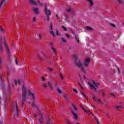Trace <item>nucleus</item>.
<instances>
[{
	"mask_svg": "<svg viewBox=\"0 0 124 124\" xmlns=\"http://www.w3.org/2000/svg\"><path fill=\"white\" fill-rule=\"evenodd\" d=\"M27 95V91L25 86L22 87V98L21 100V104L22 106H24V104L26 102V96Z\"/></svg>",
	"mask_w": 124,
	"mask_h": 124,
	"instance_id": "3",
	"label": "nucleus"
},
{
	"mask_svg": "<svg viewBox=\"0 0 124 124\" xmlns=\"http://www.w3.org/2000/svg\"><path fill=\"white\" fill-rule=\"evenodd\" d=\"M29 93L30 95H31V97L32 98L33 101H34L35 97H34V94H33L31 91H29Z\"/></svg>",
	"mask_w": 124,
	"mask_h": 124,
	"instance_id": "14",
	"label": "nucleus"
},
{
	"mask_svg": "<svg viewBox=\"0 0 124 124\" xmlns=\"http://www.w3.org/2000/svg\"><path fill=\"white\" fill-rule=\"evenodd\" d=\"M0 31H1V32H3V29L0 26Z\"/></svg>",
	"mask_w": 124,
	"mask_h": 124,
	"instance_id": "45",
	"label": "nucleus"
},
{
	"mask_svg": "<svg viewBox=\"0 0 124 124\" xmlns=\"http://www.w3.org/2000/svg\"><path fill=\"white\" fill-rule=\"evenodd\" d=\"M49 45L51 47H54V44L52 42H49Z\"/></svg>",
	"mask_w": 124,
	"mask_h": 124,
	"instance_id": "42",
	"label": "nucleus"
},
{
	"mask_svg": "<svg viewBox=\"0 0 124 124\" xmlns=\"http://www.w3.org/2000/svg\"><path fill=\"white\" fill-rule=\"evenodd\" d=\"M118 2H119L120 3H123V2L120 0H118Z\"/></svg>",
	"mask_w": 124,
	"mask_h": 124,
	"instance_id": "59",
	"label": "nucleus"
},
{
	"mask_svg": "<svg viewBox=\"0 0 124 124\" xmlns=\"http://www.w3.org/2000/svg\"><path fill=\"white\" fill-rule=\"evenodd\" d=\"M117 71H118V73H121V71H120L119 68H117Z\"/></svg>",
	"mask_w": 124,
	"mask_h": 124,
	"instance_id": "58",
	"label": "nucleus"
},
{
	"mask_svg": "<svg viewBox=\"0 0 124 124\" xmlns=\"http://www.w3.org/2000/svg\"><path fill=\"white\" fill-rule=\"evenodd\" d=\"M38 3H39V4H40V5H42V3H41V2H40V1L38 0Z\"/></svg>",
	"mask_w": 124,
	"mask_h": 124,
	"instance_id": "56",
	"label": "nucleus"
},
{
	"mask_svg": "<svg viewBox=\"0 0 124 124\" xmlns=\"http://www.w3.org/2000/svg\"><path fill=\"white\" fill-rule=\"evenodd\" d=\"M110 95H111V96H112V97H115V94L112 93H110Z\"/></svg>",
	"mask_w": 124,
	"mask_h": 124,
	"instance_id": "48",
	"label": "nucleus"
},
{
	"mask_svg": "<svg viewBox=\"0 0 124 124\" xmlns=\"http://www.w3.org/2000/svg\"><path fill=\"white\" fill-rule=\"evenodd\" d=\"M105 94V93H103H103H102V95H103V96H104V95Z\"/></svg>",
	"mask_w": 124,
	"mask_h": 124,
	"instance_id": "62",
	"label": "nucleus"
},
{
	"mask_svg": "<svg viewBox=\"0 0 124 124\" xmlns=\"http://www.w3.org/2000/svg\"><path fill=\"white\" fill-rule=\"evenodd\" d=\"M44 88H47V85L46 84H43Z\"/></svg>",
	"mask_w": 124,
	"mask_h": 124,
	"instance_id": "50",
	"label": "nucleus"
},
{
	"mask_svg": "<svg viewBox=\"0 0 124 124\" xmlns=\"http://www.w3.org/2000/svg\"><path fill=\"white\" fill-rule=\"evenodd\" d=\"M47 69L48 71H53V69L52 68L47 67Z\"/></svg>",
	"mask_w": 124,
	"mask_h": 124,
	"instance_id": "41",
	"label": "nucleus"
},
{
	"mask_svg": "<svg viewBox=\"0 0 124 124\" xmlns=\"http://www.w3.org/2000/svg\"><path fill=\"white\" fill-rule=\"evenodd\" d=\"M20 79H18L17 80L15 81V83L16 85H17V84H18V85H20Z\"/></svg>",
	"mask_w": 124,
	"mask_h": 124,
	"instance_id": "27",
	"label": "nucleus"
},
{
	"mask_svg": "<svg viewBox=\"0 0 124 124\" xmlns=\"http://www.w3.org/2000/svg\"><path fill=\"white\" fill-rule=\"evenodd\" d=\"M90 62H91V59L90 58H87L85 59L84 62L83 63V65L85 67H88L89 66V64H90Z\"/></svg>",
	"mask_w": 124,
	"mask_h": 124,
	"instance_id": "6",
	"label": "nucleus"
},
{
	"mask_svg": "<svg viewBox=\"0 0 124 124\" xmlns=\"http://www.w3.org/2000/svg\"><path fill=\"white\" fill-rule=\"evenodd\" d=\"M111 27H112V28H116V26L114 25V24H111Z\"/></svg>",
	"mask_w": 124,
	"mask_h": 124,
	"instance_id": "53",
	"label": "nucleus"
},
{
	"mask_svg": "<svg viewBox=\"0 0 124 124\" xmlns=\"http://www.w3.org/2000/svg\"><path fill=\"white\" fill-rule=\"evenodd\" d=\"M75 40L77 41V43H80V41L79 40V37L76 36H75Z\"/></svg>",
	"mask_w": 124,
	"mask_h": 124,
	"instance_id": "21",
	"label": "nucleus"
},
{
	"mask_svg": "<svg viewBox=\"0 0 124 124\" xmlns=\"http://www.w3.org/2000/svg\"><path fill=\"white\" fill-rule=\"evenodd\" d=\"M62 29H63V30H64L65 31H67V29H66V28L64 26H62Z\"/></svg>",
	"mask_w": 124,
	"mask_h": 124,
	"instance_id": "44",
	"label": "nucleus"
},
{
	"mask_svg": "<svg viewBox=\"0 0 124 124\" xmlns=\"http://www.w3.org/2000/svg\"><path fill=\"white\" fill-rule=\"evenodd\" d=\"M122 108H123V107H122V106H118L116 107V109L117 110H119V109H121Z\"/></svg>",
	"mask_w": 124,
	"mask_h": 124,
	"instance_id": "33",
	"label": "nucleus"
},
{
	"mask_svg": "<svg viewBox=\"0 0 124 124\" xmlns=\"http://www.w3.org/2000/svg\"><path fill=\"white\" fill-rule=\"evenodd\" d=\"M65 36H66V37H67V38H70V36L68 34H66Z\"/></svg>",
	"mask_w": 124,
	"mask_h": 124,
	"instance_id": "49",
	"label": "nucleus"
},
{
	"mask_svg": "<svg viewBox=\"0 0 124 124\" xmlns=\"http://www.w3.org/2000/svg\"><path fill=\"white\" fill-rule=\"evenodd\" d=\"M86 30H87V31H93V28H92V27L87 26L86 27Z\"/></svg>",
	"mask_w": 124,
	"mask_h": 124,
	"instance_id": "30",
	"label": "nucleus"
},
{
	"mask_svg": "<svg viewBox=\"0 0 124 124\" xmlns=\"http://www.w3.org/2000/svg\"><path fill=\"white\" fill-rule=\"evenodd\" d=\"M38 37L39 38V40H41L42 39V35L41 34H38Z\"/></svg>",
	"mask_w": 124,
	"mask_h": 124,
	"instance_id": "31",
	"label": "nucleus"
},
{
	"mask_svg": "<svg viewBox=\"0 0 124 124\" xmlns=\"http://www.w3.org/2000/svg\"><path fill=\"white\" fill-rule=\"evenodd\" d=\"M15 63L16 65H19V64L18 63V59H17V58L15 59Z\"/></svg>",
	"mask_w": 124,
	"mask_h": 124,
	"instance_id": "38",
	"label": "nucleus"
},
{
	"mask_svg": "<svg viewBox=\"0 0 124 124\" xmlns=\"http://www.w3.org/2000/svg\"><path fill=\"white\" fill-rule=\"evenodd\" d=\"M54 84L55 87H58V83H57V81H54Z\"/></svg>",
	"mask_w": 124,
	"mask_h": 124,
	"instance_id": "43",
	"label": "nucleus"
},
{
	"mask_svg": "<svg viewBox=\"0 0 124 124\" xmlns=\"http://www.w3.org/2000/svg\"><path fill=\"white\" fill-rule=\"evenodd\" d=\"M48 86L49 87H50V88L51 89H52V84L51 83V82H48Z\"/></svg>",
	"mask_w": 124,
	"mask_h": 124,
	"instance_id": "39",
	"label": "nucleus"
},
{
	"mask_svg": "<svg viewBox=\"0 0 124 124\" xmlns=\"http://www.w3.org/2000/svg\"><path fill=\"white\" fill-rule=\"evenodd\" d=\"M87 1H88L89 3H90V6H93V1L92 0H86Z\"/></svg>",
	"mask_w": 124,
	"mask_h": 124,
	"instance_id": "20",
	"label": "nucleus"
},
{
	"mask_svg": "<svg viewBox=\"0 0 124 124\" xmlns=\"http://www.w3.org/2000/svg\"><path fill=\"white\" fill-rule=\"evenodd\" d=\"M67 12H74V11L71 8H69L67 9Z\"/></svg>",
	"mask_w": 124,
	"mask_h": 124,
	"instance_id": "22",
	"label": "nucleus"
},
{
	"mask_svg": "<svg viewBox=\"0 0 124 124\" xmlns=\"http://www.w3.org/2000/svg\"><path fill=\"white\" fill-rule=\"evenodd\" d=\"M73 91L75 92V93H78V91H77V89L74 88Z\"/></svg>",
	"mask_w": 124,
	"mask_h": 124,
	"instance_id": "46",
	"label": "nucleus"
},
{
	"mask_svg": "<svg viewBox=\"0 0 124 124\" xmlns=\"http://www.w3.org/2000/svg\"><path fill=\"white\" fill-rule=\"evenodd\" d=\"M106 116L109 119V118H110V115H109V114H108V113L106 114Z\"/></svg>",
	"mask_w": 124,
	"mask_h": 124,
	"instance_id": "55",
	"label": "nucleus"
},
{
	"mask_svg": "<svg viewBox=\"0 0 124 124\" xmlns=\"http://www.w3.org/2000/svg\"><path fill=\"white\" fill-rule=\"evenodd\" d=\"M49 29L50 30V33L53 35V36H55V33H54V31H53V24L52 22H50Z\"/></svg>",
	"mask_w": 124,
	"mask_h": 124,
	"instance_id": "7",
	"label": "nucleus"
},
{
	"mask_svg": "<svg viewBox=\"0 0 124 124\" xmlns=\"http://www.w3.org/2000/svg\"><path fill=\"white\" fill-rule=\"evenodd\" d=\"M72 57L74 59V61H75V64L78 67V68H79L80 70L83 72V73H85L86 72V71L85 70V68L83 67V63L80 60H78V55L77 54H73L72 55Z\"/></svg>",
	"mask_w": 124,
	"mask_h": 124,
	"instance_id": "1",
	"label": "nucleus"
},
{
	"mask_svg": "<svg viewBox=\"0 0 124 124\" xmlns=\"http://www.w3.org/2000/svg\"><path fill=\"white\" fill-rule=\"evenodd\" d=\"M39 115L40 116V119L43 120V115H42V113H41V112H40L39 111Z\"/></svg>",
	"mask_w": 124,
	"mask_h": 124,
	"instance_id": "26",
	"label": "nucleus"
},
{
	"mask_svg": "<svg viewBox=\"0 0 124 124\" xmlns=\"http://www.w3.org/2000/svg\"><path fill=\"white\" fill-rule=\"evenodd\" d=\"M31 105L32 106H33V107H35V108H36V106H35L34 103H32Z\"/></svg>",
	"mask_w": 124,
	"mask_h": 124,
	"instance_id": "47",
	"label": "nucleus"
},
{
	"mask_svg": "<svg viewBox=\"0 0 124 124\" xmlns=\"http://www.w3.org/2000/svg\"><path fill=\"white\" fill-rule=\"evenodd\" d=\"M72 106L73 107V108H70L71 112L74 117V119H75V120H76V121H78V115L76 113V112L77 111V108H76L75 105H74V104H72Z\"/></svg>",
	"mask_w": 124,
	"mask_h": 124,
	"instance_id": "2",
	"label": "nucleus"
},
{
	"mask_svg": "<svg viewBox=\"0 0 124 124\" xmlns=\"http://www.w3.org/2000/svg\"><path fill=\"white\" fill-rule=\"evenodd\" d=\"M61 40H62V41H63V42L64 43H66V42H67V41L66 40L64 39V38H61Z\"/></svg>",
	"mask_w": 124,
	"mask_h": 124,
	"instance_id": "34",
	"label": "nucleus"
},
{
	"mask_svg": "<svg viewBox=\"0 0 124 124\" xmlns=\"http://www.w3.org/2000/svg\"><path fill=\"white\" fill-rule=\"evenodd\" d=\"M93 99L95 101H97V103H98V104H102V105L103 104L102 102H101V101H100V100L97 99L96 97H95L94 95L93 96Z\"/></svg>",
	"mask_w": 124,
	"mask_h": 124,
	"instance_id": "9",
	"label": "nucleus"
},
{
	"mask_svg": "<svg viewBox=\"0 0 124 124\" xmlns=\"http://www.w3.org/2000/svg\"><path fill=\"white\" fill-rule=\"evenodd\" d=\"M16 116H18L19 115V106H18V104H17V102H16Z\"/></svg>",
	"mask_w": 124,
	"mask_h": 124,
	"instance_id": "10",
	"label": "nucleus"
},
{
	"mask_svg": "<svg viewBox=\"0 0 124 124\" xmlns=\"http://www.w3.org/2000/svg\"><path fill=\"white\" fill-rule=\"evenodd\" d=\"M95 108V106H93V109H94Z\"/></svg>",
	"mask_w": 124,
	"mask_h": 124,
	"instance_id": "64",
	"label": "nucleus"
},
{
	"mask_svg": "<svg viewBox=\"0 0 124 124\" xmlns=\"http://www.w3.org/2000/svg\"><path fill=\"white\" fill-rule=\"evenodd\" d=\"M57 91L59 93H62V90H61L60 88H57Z\"/></svg>",
	"mask_w": 124,
	"mask_h": 124,
	"instance_id": "40",
	"label": "nucleus"
},
{
	"mask_svg": "<svg viewBox=\"0 0 124 124\" xmlns=\"http://www.w3.org/2000/svg\"><path fill=\"white\" fill-rule=\"evenodd\" d=\"M88 84L89 85L90 87H91V89H94V91H96L97 90L96 88H95L94 86H93L91 83L89 82Z\"/></svg>",
	"mask_w": 124,
	"mask_h": 124,
	"instance_id": "19",
	"label": "nucleus"
},
{
	"mask_svg": "<svg viewBox=\"0 0 124 124\" xmlns=\"http://www.w3.org/2000/svg\"><path fill=\"white\" fill-rule=\"evenodd\" d=\"M4 46H5V48L6 49V51L8 55V58H10V49H9V47H8L7 43H6V42H4Z\"/></svg>",
	"mask_w": 124,
	"mask_h": 124,
	"instance_id": "5",
	"label": "nucleus"
},
{
	"mask_svg": "<svg viewBox=\"0 0 124 124\" xmlns=\"http://www.w3.org/2000/svg\"><path fill=\"white\" fill-rule=\"evenodd\" d=\"M96 122H97V124H99V123H98V120H96Z\"/></svg>",
	"mask_w": 124,
	"mask_h": 124,
	"instance_id": "63",
	"label": "nucleus"
},
{
	"mask_svg": "<svg viewBox=\"0 0 124 124\" xmlns=\"http://www.w3.org/2000/svg\"><path fill=\"white\" fill-rule=\"evenodd\" d=\"M53 122L52 120H51L50 118L46 119V124H50Z\"/></svg>",
	"mask_w": 124,
	"mask_h": 124,
	"instance_id": "16",
	"label": "nucleus"
},
{
	"mask_svg": "<svg viewBox=\"0 0 124 124\" xmlns=\"http://www.w3.org/2000/svg\"><path fill=\"white\" fill-rule=\"evenodd\" d=\"M56 35H57V36H61L62 35L61 33H60L58 30L56 31Z\"/></svg>",
	"mask_w": 124,
	"mask_h": 124,
	"instance_id": "28",
	"label": "nucleus"
},
{
	"mask_svg": "<svg viewBox=\"0 0 124 124\" xmlns=\"http://www.w3.org/2000/svg\"><path fill=\"white\" fill-rule=\"evenodd\" d=\"M82 109L84 111V112L87 113V114H88V115H89V114H93V112H92V111H91V110H86V109H85L83 108H82Z\"/></svg>",
	"mask_w": 124,
	"mask_h": 124,
	"instance_id": "15",
	"label": "nucleus"
},
{
	"mask_svg": "<svg viewBox=\"0 0 124 124\" xmlns=\"http://www.w3.org/2000/svg\"><path fill=\"white\" fill-rule=\"evenodd\" d=\"M51 49L52 51V52H53L54 55H57V54H58V51L57 50L56 48H55L54 47H51Z\"/></svg>",
	"mask_w": 124,
	"mask_h": 124,
	"instance_id": "13",
	"label": "nucleus"
},
{
	"mask_svg": "<svg viewBox=\"0 0 124 124\" xmlns=\"http://www.w3.org/2000/svg\"><path fill=\"white\" fill-rule=\"evenodd\" d=\"M6 2V1L5 0H3V1H2L1 3H0V7H2V6H3V5L5 4Z\"/></svg>",
	"mask_w": 124,
	"mask_h": 124,
	"instance_id": "17",
	"label": "nucleus"
},
{
	"mask_svg": "<svg viewBox=\"0 0 124 124\" xmlns=\"http://www.w3.org/2000/svg\"><path fill=\"white\" fill-rule=\"evenodd\" d=\"M44 13L45 15H46L47 21L49 22L50 21V17L49 16L51 15V11L47 9V4L46 3L45 4Z\"/></svg>",
	"mask_w": 124,
	"mask_h": 124,
	"instance_id": "4",
	"label": "nucleus"
},
{
	"mask_svg": "<svg viewBox=\"0 0 124 124\" xmlns=\"http://www.w3.org/2000/svg\"><path fill=\"white\" fill-rule=\"evenodd\" d=\"M63 16H64V18H65V19H66V20H67V19H68V16H67V15L65 13H64L63 14Z\"/></svg>",
	"mask_w": 124,
	"mask_h": 124,
	"instance_id": "29",
	"label": "nucleus"
},
{
	"mask_svg": "<svg viewBox=\"0 0 124 124\" xmlns=\"http://www.w3.org/2000/svg\"><path fill=\"white\" fill-rule=\"evenodd\" d=\"M93 84L95 86V87H98V85H99V83H96L94 81V80L93 81Z\"/></svg>",
	"mask_w": 124,
	"mask_h": 124,
	"instance_id": "25",
	"label": "nucleus"
},
{
	"mask_svg": "<svg viewBox=\"0 0 124 124\" xmlns=\"http://www.w3.org/2000/svg\"><path fill=\"white\" fill-rule=\"evenodd\" d=\"M63 97L67 101V102H68L69 101V97L67 96V95H64Z\"/></svg>",
	"mask_w": 124,
	"mask_h": 124,
	"instance_id": "18",
	"label": "nucleus"
},
{
	"mask_svg": "<svg viewBox=\"0 0 124 124\" xmlns=\"http://www.w3.org/2000/svg\"><path fill=\"white\" fill-rule=\"evenodd\" d=\"M32 10L34 13H35V14H36V15H38V14H39V11L38 10V8L34 7L33 8Z\"/></svg>",
	"mask_w": 124,
	"mask_h": 124,
	"instance_id": "11",
	"label": "nucleus"
},
{
	"mask_svg": "<svg viewBox=\"0 0 124 124\" xmlns=\"http://www.w3.org/2000/svg\"><path fill=\"white\" fill-rule=\"evenodd\" d=\"M1 62H1V59L0 58V63H1Z\"/></svg>",
	"mask_w": 124,
	"mask_h": 124,
	"instance_id": "61",
	"label": "nucleus"
},
{
	"mask_svg": "<svg viewBox=\"0 0 124 124\" xmlns=\"http://www.w3.org/2000/svg\"><path fill=\"white\" fill-rule=\"evenodd\" d=\"M80 93L83 97H85V98H86L87 100H88V98H87V96H86V95L83 92H80Z\"/></svg>",
	"mask_w": 124,
	"mask_h": 124,
	"instance_id": "24",
	"label": "nucleus"
},
{
	"mask_svg": "<svg viewBox=\"0 0 124 124\" xmlns=\"http://www.w3.org/2000/svg\"><path fill=\"white\" fill-rule=\"evenodd\" d=\"M32 23H33V24H35L36 23V21L35 20V17H33L32 18Z\"/></svg>",
	"mask_w": 124,
	"mask_h": 124,
	"instance_id": "36",
	"label": "nucleus"
},
{
	"mask_svg": "<svg viewBox=\"0 0 124 124\" xmlns=\"http://www.w3.org/2000/svg\"><path fill=\"white\" fill-rule=\"evenodd\" d=\"M42 81H45V78H44V77H42Z\"/></svg>",
	"mask_w": 124,
	"mask_h": 124,
	"instance_id": "54",
	"label": "nucleus"
},
{
	"mask_svg": "<svg viewBox=\"0 0 124 124\" xmlns=\"http://www.w3.org/2000/svg\"><path fill=\"white\" fill-rule=\"evenodd\" d=\"M79 78L80 79L81 83H84V81H83V80H82V78H81V76H79Z\"/></svg>",
	"mask_w": 124,
	"mask_h": 124,
	"instance_id": "51",
	"label": "nucleus"
},
{
	"mask_svg": "<svg viewBox=\"0 0 124 124\" xmlns=\"http://www.w3.org/2000/svg\"><path fill=\"white\" fill-rule=\"evenodd\" d=\"M28 1L31 5H37V3L34 0H29Z\"/></svg>",
	"mask_w": 124,
	"mask_h": 124,
	"instance_id": "12",
	"label": "nucleus"
},
{
	"mask_svg": "<svg viewBox=\"0 0 124 124\" xmlns=\"http://www.w3.org/2000/svg\"><path fill=\"white\" fill-rule=\"evenodd\" d=\"M44 56H45V54H44V53H43V52H41L38 55V58L40 60V61H41V62H43V61H44L42 59V58H43V57H44Z\"/></svg>",
	"mask_w": 124,
	"mask_h": 124,
	"instance_id": "8",
	"label": "nucleus"
},
{
	"mask_svg": "<svg viewBox=\"0 0 124 124\" xmlns=\"http://www.w3.org/2000/svg\"><path fill=\"white\" fill-rule=\"evenodd\" d=\"M70 31H71V32H72V34H73L74 37L75 36H76V34H75V32L73 31L70 30Z\"/></svg>",
	"mask_w": 124,
	"mask_h": 124,
	"instance_id": "35",
	"label": "nucleus"
},
{
	"mask_svg": "<svg viewBox=\"0 0 124 124\" xmlns=\"http://www.w3.org/2000/svg\"><path fill=\"white\" fill-rule=\"evenodd\" d=\"M83 78H84V79H86V77H85V76H83Z\"/></svg>",
	"mask_w": 124,
	"mask_h": 124,
	"instance_id": "60",
	"label": "nucleus"
},
{
	"mask_svg": "<svg viewBox=\"0 0 124 124\" xmlns=\"http://www.w3.org/2000/svg\"><path fill=\"white\" fill-rule=\"evenodd\" d=\"M60 77H61V79H63V77H62V75L61 73H60Z\"/></svg>",
	"mask_w": 124,
	"mask_h": 124,
	"instance_id": "52",
	"label": "nucleus"
},
{
	"mask_svg": "<svg viewBox=\"0 0 124 124\" xmlns=\"http://www.w3.org/2000/svg\"><path fill=\"white\" fill-rule=\"evenodd\" d=\"M56 19L59 20V16L58 15H56Z\"/></svg>",
	"mask_w": 124,
	"mask_h": 124,
	"instance_id": "57",
	"label": "nucleus"
},
{
	"mask_svg": "<svg viewBox=\"0 0 124 124\" xmlns=\"http://www.w3.org/2000/svg\"><path fill=\"white\" fill-rule=\"evenodd\" d=\"M78 86H79V87L81 88V89H82V90H84L83 89V86H82V85H81V83H80V82H79V81H78Z\"/></svg>",
	"mask_w": 124,
	"mask_h": 124,
	"instance_id": "37",
	"label": "nucleus"
},
{
	"mask_svg": "<svg viewBox=\"0 0 124 124\" xmlns=\"http://www.w3.org/2000/svg\"><path fill=\"white\" fill-rule=\"evenodd\" d=\"M0 52L1 53H2V52H3V47H2L1 43L0 44Z\"/></svg>",
	"mask_w": 124,
	"mask_h": 124,
	"instance_id": "23",
	"label": "nucleus"
},
{
	"mask_svg": "<svg viewBox=\"0 0 124 124\" xmlns=\"http://www.w3.org/2000/svg\"><path fill=\"white\" fill-rule=\"evenodd\" d=\"M36 123L37 124H42V122H41V121L40 120V119H37L36 120Z\"/></svg>",
	"mask_w": 124,
	"mask_h": 124,
	"instance_id": "32",
	"label": "nucleus"
}]
</instances>
